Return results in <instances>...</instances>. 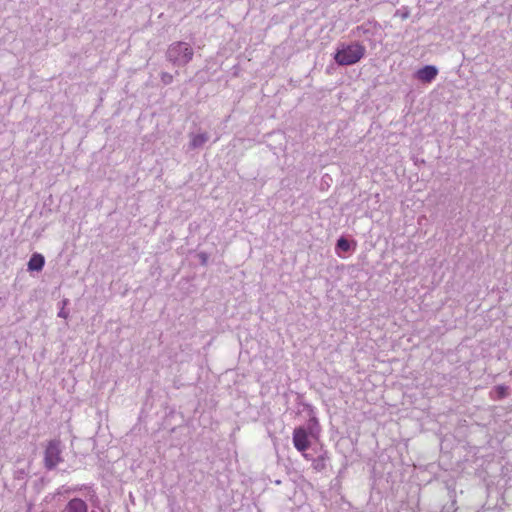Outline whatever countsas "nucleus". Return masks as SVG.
Wrapping results in <instances>:
<instances>
[{"mask_svg":"<svg viewBox=\"0 0 512 512\" xmlns=\"http://www.w3.org/2000/svg\"><path fill=\"white\" fill-rule=\"evenodd\" d=\"M438 74V70L434 66H425L417 71V78L422 82H431Z\"/></svg>","mask_w":512,"mask_h":512,"instance_id":"423d86ee","label":"nucleus"},{"mask_svg":"<svg viewBox=\"0 0 512 512\" xmlns=\"http://www.w3.org/2000/svg\"><path fill=\"white\" fill-rule=\"evenodd\" d=\"M365 53L366 48L360 43H343L337 48L334 60L341 66H349L359 62Z\"/></svg>","mask_w":512,"mask_h":512,"instance_id":"f257e3e1","label":"nucleus"},{"mask_svg":"<svg viewBox=\"0 0 512 512\" xmlns=\"http://www.w3.org/2000/svg\"><path fill=\"white\" fill-rule=\"evenodd\" d=\"M494 391L496 393V399H502V398L506 397L508 394L507 387L504 385L496 386Z\"/></svg>","mask_w":512,"mask_h":512,"instance_id":"1a4fd4ad","label":"nucleus"},{"mask_svg":"<svg viewBox=\"0 0 512 512\" xmlns=\"http://www.w3.org/2000/svg\"><path fill=\"white\" fill-rule=\"evenodd\" d=\"M59 316L60 317H64V318L67 317V315H66V313L64 311L59 312Z\"/></svg>","mask_w":512,"mask_h":512,"instance_id":"f8f14e48","label":"nucleus"},{"mask_svg":"<svg viewBox=\"0 0 512 512\" xmlns=\"http://www.w3.org/2000/svg\"><path fill=\"white\" fill-rule=\"evenodd\" d=\"M161 81L167 85L170 84L173 81V76L167 72H163L161 74Z\"/></svg>","mask_w":512,"mask_h":512,"instance_id":"9b49d317","label":"nucleus"},{"mask_svg":"<svg viewBox=\"0 0 512 512\" xmlns=\"http://www.w3.org/2000/svg\"><path fill=\"white\" fill-rule=\"evenodd\" d=\"M293 445L297 451L304 453L311 445L309 433L304 427H296L293 430Z\"/></svg>","mask_w":512,"mask_h":512,"instance_id":"20e7f679","label":"nucleus"},{"mask_svg":"<svg viewBox=\"0 0 512 512\" xmlns=\"http://www.w3.org/2000/svg\"><path fill=\"white\" fill-rule=\"evenodd\" d=\"M61 512H88V505L81 498H73L68 501Z\"/></svg>","mask_w":512,"mask_h":512,"instance_id":"39448f33","label":"nucleus"},{"mask_svg":"<svg viewBox=\"0 0 512 512\" xmlns=\"http://www.w3.org/2000/svg\"><path fill=\"white\" fill-rule=\"evenodd\" d=\"M350 243L349 241L344 238V237H341L338 239L337 241V248L342 250V251H348L350 249Z\"/></svg>","mask_w":512,"mask_h":512,"instance_id":"9d476101","label":"nucleus"},{"mask_svg":"<svg viewBox=\"0 0 512 512\" xmlns=\"http://www.w3.org/2000/svg\"><path fill=\"white\" fill-rule=\"evenodd\" d=\"M45 260L41 254L35 253L31 256L28 262V269L30 271H40L44 266Z\"/></svg>","mask_w":512,"mask_h":512,"instance_id":"0eeeda50","label":"nucleus"},{"mask_svg":"<svg viewBox=\"0 0 512 512\" xmlns=\"http://www.w3.org/2000/svg\"><path fill=\"white\" fill-rule=\"evenodd\" d=\"M208 140L207 134H195L192 135L190 145L192 148H198L205 144Z\"/></svg>","mask_w":512,"mask_h":512,"instance_id":"6e6552de","label":"nucleus"},{"mask_svg":"<svg viewBox=\"0 0 512 512\" xmlns=\"http://www.w3.org/2000/svg\"><path fill=\"white\" fill-rule=\"evenodd\" d=\"M192 57L193 50L187 43L178 42L168 49V59L176 65H185Z\"/></svg>","mask_w":512,"mask_h":512,"instance_id":"f03ea898","label":"nucleus"},{"mask_svg":"<svg viewBox=\"0 0 512 512\" xmlns=\"http://www.w3.org/2000/svg\"><path fill=\"white\" fill-rule=\"evenodd\" d=\"M60 444V440L48 442L44 457L46 468L53 469L62 461Z\"/></svg>","mask_w":512,"mask_h":512,"instance_id":"7ed1b4c3","label":"nucleus"}]
</instances>
